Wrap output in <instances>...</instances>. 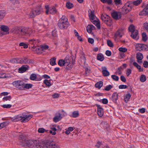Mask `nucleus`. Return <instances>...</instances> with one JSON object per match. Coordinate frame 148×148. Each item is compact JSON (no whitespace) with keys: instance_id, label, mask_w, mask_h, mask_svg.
<instances>
[{"instance_id":"37998d69","label":"nucleus","mask_w":148,"mask_h":148,"mask_svg":"<svg viewBox=\"0 0 148 148\" xmlns=\"http://www.w3.org/2000/svg\"><path fill=\"white\" fill-rule=\"evenodd\" d=\"M79 115V112L78 111H75L72 114V116L73 117H77Z\"/></svg>"},{"instance_id":"ea45409f","label":"nucleus","mask_w":148,"mask_h":148,"mask_svg":"<svg viewBox=\"0 0 148 148\" xmlns=\"http://www.w3.org/2000/svg\"><path fill=\"white\" fill-rule=\"evenodd\" d=\"M66 7L69 9H71L73 7V5L70 2H68L66 3Z\"/></svg>"},{"instance_id":"dca6fc26","label":"nucleus","mask_w":148,"mask_h":148,"mask_svg":"<svg viewBox=\"0 0 148 148\" xmlns=\"http://www.w3.org/2000/svg\"><path fill=\"white\" fill-rule=\"evenodd\" d=\"M131 36L133 38L137 40L138 38V31L136 29L133 32H132Z\"/></svg>"},{"instance_id":"13d9d810","label":"nucleus","mask_w":148,"mask_h":148,"mask_svg":"<svg viewBox=\"0 0 148 148\" xmlns=\"http://www.w3.org/2000/svg\"><path fill=\"white\" fill-rule=\"evenodd\" d=\"M36 77V75L35 74H32L30 76V79L31 80H34Z\"/></svg>"},{"instance_id":"4c0bfd02","label":"nucleus","mask_w":148,"mask_h":148,"mask_svg":"<svg viewBox=\"0 0 148 148\" xmlns=\"http://www.w3.org/2000/svg\"><path fill=\"white\" fill-rule=\"evenodd\" d=\"M11 99L10 96H6L4 97L2 99L3 101H10Z\"/></svg>"},{"instance_id":"ddd939ff","label":"nucleus","mask_w":148,"mask_h":148,"mask_svg":"<svg viewBox=\"0 0 148 148\" xmlns=\"http://www.w3.org/2000/svg\"><path fill=\"white\" fill-rule=\"evenodd\" d=\"M96 106L97 107V114L100 117H102L103 114V109L101 107L100 105L97 104Z\"/></svg>"},{"instance_id":"0eeeda50","label":"nucleus","mask_w":148,"mask_h":148,"mask_svg":"<svg viewBox=\"0 0 148 148\" xmlns=\"http://www.w3.org/2000/svg\"><path fill=\"white\" fill-rule=\"evenodd\" d=\"M43 12V9L40 5L37 6L36 9L32 11V12L29 14L30 17L32 18L36 15H38Z\"/></svg>"},{"instance_id":"1a4fd4ad","label":"nucleus","mask_w":148,"mask_h":148,"mask_svg":"<svg viewBox=\"0 0 148 148\" xmlns=\"http://www.w3.org/2000/svg\"><path fill=\"white\" fill-rule=\"evenodd\" d=\"M23 82L21 81H15L12 83V84L15 87L20 89H23Z\"/></svg>"},{"instance_id":"bb28decb","label":"nucleus","mask_w":148,"mask_h":148,"mask_svg":"<svg viewBox=\"0 0 148 148\" xmlns=\"http://www.w3.org/2000/svg\"><path fill=\"white\" fill-rule=\"evenodd\" d=\"M140 15H148V10L144 9L139 13Z\"/></svg>"},{"instance_id":"f257e3e1","label":"nucleus","mask_w":148,"mask_h":148,"mask_svg":"<svg viewBox=\"0 0 148 148\" xmlns=\"http://www.w3.org/2000/svg\"><path fill=\"white\" fill-rule=\"evenodd\" d=\"M11 31L20 37H24L25 36H30L34 31L28 27L21 28L16 27L13 28Z\"/></svg>"},{"instance_id":"72a5a7b5","label":"nucleus","mask_w":148,"mask_h":148,"mask_svg":"<svg viewBox=\"0 0 148 148\" xmlns=\"http://www.w3.org/2000/svg\"><path fill=\"white\" fill-rule=\"evenodd\" d=\"M50 64L51 65L53 66L56 64V58H53L50 59Z\"/></svg>"},{"instance_id":"c9c22d12","label":"nucleus","mask_w":148,"mask_h":148,"mask_svg":"<svg viewBox=\"0 0 148 148\" xmlns=\"http://www.w3.org/2000/svg\"><path fill=\"white\" fill-rule=\"evenodd\" d=\"M125 7L128 9V10L131 11L132 9V5L131 4L129 3H126L125 5Z\"/></svg>"},{"instance_id":"e2e57ef3","label":"nucleus","mask_w":148,"mask_h":148,"mask_svg":"<svg viewBox=\"0 0 148 148\" xmlns=\"http://www.w3.org/2000/svg\"><path fill=\"white\" fill-rule=\"evenodd\" d=\"M112 88V86L110 85L106 86L105 90L107 91H108L110 90Z\"/></svg>"},{"instance_id":"603ef678","label":"nucleus","mask_w":148,"mask_h":148,"mask_svg":"<svg viewBox=\"0 0 148 148\" xmlns=\"http://www.w3.org/2000/svg\"><path fill=\"white\" fill-rule=\"evenodd\" d=\"M8 77L7 75L5 73H0V78H3Z\"/></svg>"},{"instance_id":"7c9ffc66","label":"nucleus","mask_w":148,"mask_h":148,"mask_svg":"<svg viewBox=\"0 0 148 148\" xmlns=\"http://www.w3.org/2000/svg\"><path fill=\"white\" fill-rule=\"evenodd\" d=\"M136 58L137 59L142 60L143 58V55L140 53H138L136 54Z\"/></svg>"},{"instance_id":"2eb2a0df","label":"nucleus","mask_w":148,"mask_h":148,"mask_svg":"<svg viewBox=\"0 0 148 148\" xmlns=\"http://www.w3.org/2000/svg\"><path fill=\"white\" fill-rule=\"evenodd\" d=\"M123 34V31L122 29H119L115 34V38L117 37H121Z\"/></svg>"},{"instance_id":"680f3d73","label":"nucleus","mask_w":148,"mask_h":148,"mask_svg":"<svg viewBox=\"0 0 148 148\" xmlns=\"http://www.w3.org/2000/svg\"><path fill=\"white\" fill-rule=\"evenodd\" d=\"M127 87V86L124 85H121L119 86V88L120 89H125Z\"/></svg>"},{"instance_id":"473e14b6","label":"nucleus","mask_w":148,"mask_h":148,"mask_svg":"<svg viewBox=\"0 0 148 148\" xmlns=\"http://www.w3.org/2000/svg\"><path fill=\"white\" fill-rule=\"evenodd\" d=\"M142 40L143 41L145 42L147 39V37L145 33H143L142 34Z\"/></svg>"},{"instance_id":"c756f323","label":"nucleus","mask_w":148,"mask_h":148,"mask_svg":"<svg viewBox=\"0 0 148 148\" xmlns=\"http://www.w3.org/2000/svg\"><path fill=\"white\" fill-rule=\"evenodd\" d=\"M103 85V82L102 81H99L97 82L95 85L96 87L100 88Z\"/></svg>"},{"instance_id":"c03bdc74","label":"nucleus","mask_w":148,"mask_h":148,"mask_svg":"<svg viewBox=\"0 0 148 148\" xmlns=\"http://www.w3.org/2000/svg\"><path fill=\"white\" fill-rule=\"evenodd\" d=\"M43 82L48 86L49 87L51 85L50 82L47 79L45 80Z\"/></svg>"},{"instance_id":"e433bc0d","label":"nucleus","mask_w":148,"mask_h":148,"mask_svg":"<svg viewBox=\"0 0 148 148\" xmlns=\"http://www.w3.org/2000/svg\"><path fill=\"white\" fill-rule=\"evenodd\" d=\"M5 15V12L4 11H0V20L2 19Z\"/></svg>"},{"instance_id":"aec40b11","label":"nucleus","mask_w":148,"mask_h":148,"mask_svg":"<svg viewBox=\"0 0 148 148\" xmlns=\"http://www.w3.org/2000/svg\"><path fill=\"white\" fill-rule=\"evenodd\" d=\"M102 73L105 76H107L110 75L109 72L107 71L105 67H103L102 68Z\"/></svg>"},{"instance_id":"423d86ee","label":"nucleus","mask_w":148,"mask_h":148,"mask_svg":"<svg viewBox=\"0 0 148 148\" xmlns=\"http://www.w3.org/2000/svg\"><path fill=\"white\" fill-rule=\"evenodd\" d=\"M12 62L24 64H32L33 62V60L31 59H28L27 58L25 57L23 58H14L11 60Z\"/></svg>"},{"instance_id":"9b49d317","label":"nucleus","mask_w":148,"mask_h":148,"mask_svg":"<svg viewBox=\"0 0 148 148\" xmlns=\"http://www.w3.org/2000/svg\"><path fill=\"white\" fill-rule=\"evenodd\" d=\"M136 48L137 50L140 51L143 50H148V46L140 44H137L136 45Z\"/></svg>"},{"instance_id":"09e8293b","label":"nucleus","mask_w":148,"mask_h":148,"mask_svg":"<svg viewBox=\"0 0 148 148\" xmlns=\"http://www.w3.org/2000/svg\"><path fill=\"white\" fill-rule=\"evenodd\" d=\"M119 50L121 52L123 53L127 51V49L125 48L120 47L119 48Z\"/></svg>"},{"instance_id":"7ed1b4c3","label":"nucleus","mask_w":148,"mask_h":148,"mask_svg":"<svg viewBox=\"0 0 148 148\" xmlns=\"http://www.w3.org/2000/svg\"><path fill=\"white\" fill-rule=\"evenodd\" d=\"M45 141L29 140L25 141V144L23 145L31 148H45Z\"/></svg>"},{"instance_id":"774afa93","label":"nucleus","mask_w":148,"mask_h":148,"mask_svg":"<svg viewBox=\"0 0 148 148\" xmlns=\"http://www.w3.org/2000/svg\"><path fill=\"white\" fill-rule=\"evenodd\" d=\"M143 65L145 67H148V62L147 61H145L143 63Z\"/></svg>"},{"instance_id":"a211bd4d","label":"nucleus","mask_w":148,"mask_h":148,"mask_svg":"<svg viewBox=\"0 0 148 148\" xmlns=\"http://www.w3.org/2000/svg\"><path fill=\"white\" fill-rule=\"evenodd\" d=\"M62 118L61 114H58L55 116L53 118V120L54 122L56 123L60 121Z\"/></svg>"},{"instance_id":"864d4df0","label":"nucleus","mask_w":148,"mask_h":148,"mask_svg":"<svg viewBox=\"0 0 148 148\" xmlns=\"http://www.w3.org/2000/svg\"><path fill=\"white\" fill-rule=\"evenodd\" d=\"M12 106L10 104H4L2 106L4 108H10Z\"/></svg>"},{"instance_id":"f3484780","label":"nucleus","mask_w":148,"mask_h":148,"mask_svg":"<svg viewBox=\"0 0 148 148\" xmlns=\"http://www.w3.org/2000/svg\"><path fill=\"white\" fill-rule=\"evenodd\" d=\"M50 128L52 130L56 131L57 130H61L60 126L56 124L51 125H50Z\"/></svg>"},{"instance_id":"5701e85b","label":"nucleus","mask_w":148,"mask_h":148,"mask_svg":"<svg viewBox=\"0 0 148 148\" xmlns=\"http://www.w3.org/2000/svg\"><path fill=\"white\" fill-rule=\"evenodd\" d=\"M112 100L114 102H116L118 99V94L116 93H114L112 95Z\"/></svg>"},{"instance_id":"c85d7f7f","label":"nucleus","mask_w":148,"mask_h":148,"mask_svg":"<svg viewBox=\"0 0 148 148\" xmlns=\"http://www.w3.org/2000/svg\"><path fill=\"white\" fill-rule=\"evenodd\" d=\"M10 123L9 121H6L0 124V129H1Z\"/></svg>"},{"instance_id":"20e7f679","label":"nucleus","mask_w":148,"mask_h":148,"mask_svg":"<svg viewBox=\"0 0 148 148\" xmlns=\"http://www.w3.org/2000/svg\"><path fill=\"white\" fill-rule=\"evenodd\" d=\"M32 117L31 115H25L24 114H20L14 116L12 120L14 122L21 121V122H26L28 121Z\"/></svg>"},{"instance_id":"4468645a","label":"nucleus","mask_w":148,"mask_h":148,"mask_svg":"<svg viewBox=\"0 0 148 148\" xmlns=\"http://www.w3.org/2000/svg\"><path fill=\"white\" fill-rule=\"evenodd\" d=\"M112 17L116 19H118L121 17V14L120 12H114L112 14Z\"/></svg>"},{"instance_id":"79ce46f5","label":"nucleus","mask_w":148,"mask_h":148,"mask_svg":"<svg viewBox=\"0 0 148 148\" xmlns=\"http://www.w3.org/2000/svg\"><path fill=\"white\" fill-rule=\"evenodd\" d=\"M37 42V40L34 39H32L31 40H29V44H33L34 45H35V44Z\"/></svg>"},{"instance_id":"a18cd8bd","label":"nucleus","mask_w":148,"mask_h":148,"mask_svg":"<svg viewBox=\"0 0 148 148\" xmlns=\"http://www.w3.org/2000/svg\"><path fill=\"white\" fill-rule=\"evenodd\" d=\"M142 2V0H137L134 1L133 4L136 6L140 4Z\"/></svg>"},{"instance_id":"39448f33","label":"nucleus","mask_w":148,"mask_h":148,"mask_svg":"<svg viewBox=\"0 0 148 148\" xmlns=\"http://www.w3.org/2000/svg\"><path fill=\"white\" fill-rule=\"evenodd\" d=\"M69 22L67 18L62 16L59 20L58 25L60 28L62 29H66L68 27Z\"/></svg>"},{"instance_id":"4d7b16f0","label":"nucleus","mask_w":148,"mask_h":148,"mask_svg":"<svg viewBox=\"0 0 148 148\" xmlns=\"http://www.w3.org/2000/svg\"><path fill=\"white\" fill-rule=\"evenodd\" d=\"M49 48L48 45H45L41 46V48L42 51H44V50L47 49Z\"/></svg>"},{"instance_id":"3c124183","label":"nucleus","mask_w":148,"mask_h":148,"mask_svg":"<svg viewBox=\"0 0 148 148\" xmlns=\"http://www.w3.org/2000/svg\"><path fill=\"white\" fill-rule=\"evenodd\" d=\"M129 30L132 32H133V31L136 30L135 29L134 26L133 25H130L129 27Z\"/></svg>"},{"instance_id":"2f4dec72","label":"nucleus","mask_w":148,"mask_h":148,"mask_svg":"<svg viewBox=\"0 0 148 148\" xmlns=\"http://www.w3.org/2000/svg\"><path fill=\"white\" fill-rule=\"evenodd\" d=\"M23 89H24V88L29 89L32 88V85L30 84H24L23 83Z\"/></svg>"},{"instance_id":"4be33fe9","label":"nucleus","mask_w":148,"mask_h":148,"mask_svg":"<svg viewBox=\"0 0 148 148\" xmlns=\"http://www.w3.org/2000/svg\"><path fill=\"white\" fill-rule=\"evenodd\" d=\"M95 29V27L92 25H88L87 27V31L89 33L91 32L92 30Z\"/></svg>"},{"instance_id":"412c9836","label":"nucleus","mask_w":148,"mask_h":148,"mask_svg":"<svg viewBox=\"0 0 148 148\" xmlns=\"http://www.w3.org/2000/svg\"><path fill=\"white\" fill-rule=\"evenodd\" d=\"M110 18V17L109 16L105 14H102L101 17V20L104 23L107 21Z\"/></svg>"},{"instance_id":"49530a36","label":"nucleus","mask_w":148,"mask_h":148,"mask_svg":"<svg viewBox=\"0 0 148 148\" xmlns=\"http://www.w3.org/2000/svg\"><path fill=\"white\" fill-rule=\"evenodd\" d=\"M122 11L124 13L126 14L130 11V10H128V9L125 7V6L124 5L122 8Z\"/></svg>"},{"instance_id":"f704fd0d","label":"nucleus","mask_w":148,"mask_h":148,"mask_svg":"<svg viewBox=\"0 0 148 148\" xmlns=\"http://www.w3.org/2000/svg\"><path fill=\"white\" fill-rule=\"evenodd\" d=\"M132 70L130 69H127L125 70V73L127 76L128 77L132 73Z\"/></svg>"},{"instance_id":"9d476101","label":"nucleus","mask_w":148,"mask_h":148,"mask_svg":"<svg viewBox=\"0 0 148 148\" xmlns=\"http://www.w3.org/2000/svg\"><path fill=\"white\" fill-rule=\"evenodd\" d=\"M45 7L46 10V13L47 14H54L57 12V10L54 8L49 7L48 5L46 6Z\"/></svg>"},{"instance_id":"a19ab883","label":"nucleus","mask_w":148,"mask_h":148,"mask_svg":"<svg viewBox=\"0 0 148 148\" xmlns=\"http://www.w3.org/2000/svg\"><path fill=\"white\" fill-rule=\"evenodd\" d=\"M104 23L108 26H111L112 24V21L110 18L107 21H106Z\"/></svg>"},{"instance_id":"6ab92c4d","label":"nucleus","mask_w":148,"mask_h":148,"mask_svg":"<svg viewBox=\"0 0 148 148\" xmlns=\"http://www.w3.org/2000/svg\"><path fill=\"white\" fill-rule=\"evenodd\" d=\"M29 67L27 65H24L22 66L19 69V72L20 73H23L27 70Z\"/></svg>"},{"instance_id":"cd10ccee","label":"nucleus","mask_w":148,"mask_h":148,"mask_svg":"<svg viewBox=\"0 0 148 148\" xmlns=\"http://www.w3.org/2000/svg\"><path fill=\"white\" fill-rule=\"evenodd\" d=\"M131 96V95L129 93L125 95L124 96V100L126 102L128 101H129Z\"/></svg>"},{"instance_id":"0e129e2a","label":"nucleus","mask_w":148,"mask_h":148,"mask_svg":"<svg viewBox=\"0 0 148 148\" xmlns=\"http://www.w3.org/2000/svg\"><path fill=\"white\" fill-rule=\"evenodd\" d=\"M121 80L124 82H125L126 81V79L125 77L123 75H121Z\"/></svg>"},{"instance_id":"b1692460","label":"nucleus","mask_w":148,"mask_h":148,"mask_svg":"<svg viewBox=\"0 0 148 148\" xmlns=\"http://www.w3.org/2000/svg\"><path fill=\"white\" fill-rule=\"evenodd\" d=\"M32 48L34 49L33 50L37 53H39L42 52L41 51L42 50L41 48H40L39 47H36V46H34L32 47Z\"/></svg>"},{"instance_id":"5fc2aeb1","label":"nucleus","mask_w":148,"mask_h":148,"mask_svg":"<svg viewBox=\"0 0 148 148\" xmlns=\"http://www.w3.org/2000/svg\"><path fill=\"white\" fill-rule=\"evenodd\" d=\"M19 45L20 46H23L24 48H27L28 47L27 45L24 42H21L19 44Z\"/></svg>"},{"instance_id":"58836bf2","label":"nucleus","mask_w":148,"mask_h":148,"mask_svg":"<svg viewBox=\"0 0 148 148\" xmlns=\"http://www.w3.org/2000/svg\"><path fill=\"white\" fill-rule=\"evenodd\" d=\"M97 58L101 61H102L104 60L103 56L101 54H99L98 55Z\"/></svg>"},{"instance_id":"f8f14e48","label":"nucleus","mask_w":148,"mask_h":148,"mask_svg":"<svg viewBox=\"0 0 148 148\" xmlns=\"http://www.w3.org/2000/svg\"><path fill=\"white\" fill-rule=\"evenodd\" d=\"M89 16L91 21L93 20L97 19V18L95 15L94 12L91 10H89Z\"/></svg>"},{"instance_id":"bf43d9fd","label":"nucleus","mask_w":148,"mask_h":148,"mask_svg":"<svg viewBox=\"0 0 148 148\" xmlns=\"http://www.w3.org/2000/svg\"><path fill=\"white\" fill-rule=\"evenodd\" d=\"M59 94L55 93L52 95V97L54 98H58L59 97Z\"/></svg>"},{"instance_id":"f03ea898","label":"nucleus","mask_w":148,"mask_h":148,"mask_svg":"<svg viewBox=\"0 0 148 148\" xmlns=\"http://www.w3.org/2000/svg\"><path fill=\"white\" fill-rule=\"evenodd\" d=\"M74 62L71 56H67L64 60H60L58 61V64L61 66H64L66 69H70L73 67Z\"/></svg>"},{"instance_id":"6e6d98bb","label":"nucleus","mask_w":148,"mask_h":148,"mask_svg":"<svg viewBox=\"0 0 148 148\" xmlns=\"http://www.w3.org/2000/svg\"><path fill=\"white\" fill-rule=\"evenodd\" d=\"M48 130H45V129L42 128H40L38 130V132L39 133H43L45 131L47 132Z\"/></svg>"},{"instance_id":"8fccbe9b","label":"nucleus","mask_w":148,"mask_h":148,"mask_svg":"<svg viewBox=\"0 0 148 148\" xmlns=\"http://www.w3.org/2000/svg\"><path fill=\"white\" fill-rule=\"evenodd\" d=\"M112 78L114 81H117L119 80V77L118 76L114 75H112L111 76Z\"/></svg>"},{"instance_id":"69168bd1","label":"nucleus","mask_w":148,"mask_h":148,"mask_svg":"<svg viewBox=\"0 0 148 148\" xmlns=\"http://www.w3.org/2000/svg\"><path fill=\"white\" fill-rule=\"evenodd\" d=\"M106 54L108 56H110L111 55V52L107 50L106 52Z\"/></svg>"},{"instance_id":"de8ad7c7","label":"nucleus","mask_w":148,"mask_h":148,"mask_svg":"<svg viewBox=\"0 0 148 148\" xmlns=\"http://www.w3.org/2000/svg\"><path fill=\"white\" fill-rule=\"evenodd\" d=\"M140 80L141 82H144L146 80V77L144 75H142L140 77Z\"/></svg>"},{"instance_id":"052dcab7","label":"nucleus","mask_w":148,"mask_h":148,"mask_svg":"<svg viewBox=\"0 0 148 148\" xmlns=\"http://www.w3.org/2000/svg\"><path fill=\"white\" fill-rule=\"evenodd\" d=\"M108 45L110 47H112L113 46V44L112 42L110 40H108L107 41Z\"/></svg>"},{"instance_id":"393cba45","label":"nucleus","mask_w":148,"mask_h":148,"mask_svg":"<svg viewBox=\"0 0 148 148\" xmlns=\"http://www.w3.org/2000/svg\"><path fill=\"white\" fill-rule=\"evenodd\" d=\"M0 29L4 32H7L9 31V28L8 27L4 25L0 26Z\"/></svg>"},{"instance_id":"a878e982","label":"nucleus","mask_w":148,"mask_h":148,"mask_svg":"<svg viewBox=\"0 0 148 148\" xmlns=\"http://www.w3.org/2000/svg\"><path fill=\"white\" fill-rule=\"evenodd\" d=\"M97 27L98 29L100 28V26L99 21H98V19L93 20L92 21H91Z\"/></svg>"},{"instance_id":"338daca9","label":"nucleus","mask_w":148,"mask_h":148,"mask_svg":"<svg viewBox=\"0 0 148 148\" xmlns=\"http://www.w3.org/2000/svg\"><path fill=\"white\" fill-rule=\"evenodd\" d=\"M144 27L148 32V23H145L144 24Z\"/></svg>"},{"instance_id":"6e6552de","label":"nucleus","mask_w":148,"mask_h":148,"mask_svg":"<svg viewBox=\"0 0 148 148\" xmlns=\"http://www.w3.org/2000/svg\"><path fill=\"white\" fill-rule=\"evenodd\" d=\"M45 148H60V147L54 142L47 141H45Z\"/></svg>"}]
</instances>
